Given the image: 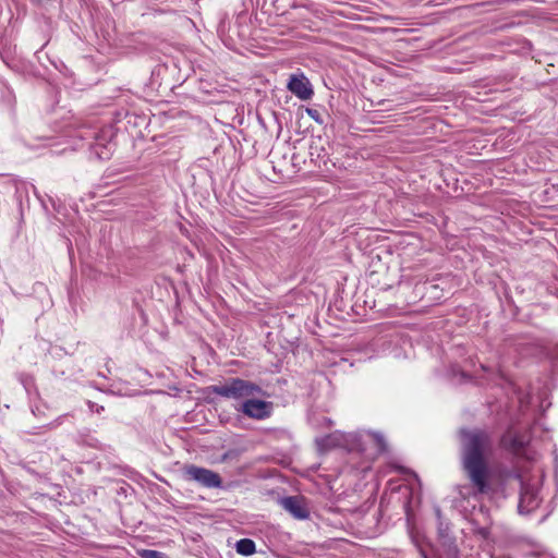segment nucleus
Segmentation results:
<instances>
[{"instance_id": "1", "label": "nucleus", "mask_w": 558, "mask_h": 558, "mask_svg": "<svg viewBox=\"0 0 558 558\" xmlns=\"http://www.w3.org/2000/svg\"><path fill=\"white\" fill-rule=\"evenodd\" d=\"M466 477L476 492L486 494L501 478V469L487 459V456H464L462 462Z\"/></svg>"}, {"instance_id": "2", "label": "nucleus", "mask_w": 558, "mask_h": 558, "mask_svg": "<svg viewBox=\"0 0 558 558\" xmlns=\"http://www.w3.org/2000/svg\"><path fill=\"white\" fill-rule=\"evenodd\" d=\"M209 389L215 395L230 399H242L263 393V389L258 385L241 378H230L225 384L210 386Z\"/></svg>"}, {"instance_id": "3", "label": "nucleus", "mask_w": 558, "mask_h": 558, "mask_svg": "<svg viewBox=\"0 0 558 558\" xmlns=\"http://www.w3.org/2000/svg\"><path fill=\"white\" fill-rule=\"evenodd\" d=\"M461 442L465 453H486L492 450L494 439L483 429L462 430Z\"/></svg>"}, {"instance_id": "4", "label": "nucleus", "mask_w": 558, "mask_h": 558, "mask_svg": "<svg viewBox=\"0 0 558 558\" xmlns=\"http://www.w3.org/2000/svg\"><path fill=\"white\" fill-rule=\"evenodd\" d=\"M183 474L186 480L195 481L208 488L220 487L222 483L218 473L195 465H185Z\"/></svg>"}, {"instance_id": "5", "label": "nucleus", "mask_w": 558, "mask_h": 558, "mask_svg": "<svg viewBox=\"0 0 558 558\" xmlns=\"http://www.w3.org/2000/svg\"><path fill=\"white\" fill-rule=\"evenodd\" d=\"M530 441L526 432L517 426H511L500 438V446L506 450L519 451Z\"/></svg>"}, {"instance_id": "6", "label": "nucleus", "mask_w": 558, "mask_h": 558, "mask_svg": "<svg viewBox=\"0 0 558 558\" xmlns=\"http://www.w3.org/2000/svg\"><path fill=\"white\" fill-rule=\"evenodd\" d=\"M241 412L247 417L264 420L271 415L272 402L248 399L242 403Z\"/></svg>"}, {"instance_id": "7", "label": "nucleus", "mask_w": 558, "mask_h": 558, "mask_svg": "<svg viewBox=\"0 0 558 558\" xmlns=\"http://www.w3.org/2000/svg\"><path fill=\"white\" fill-rule=\"evenodd\" d=\"M538 505L539 498L537 490L529 484L521 483L520 500L518 506L520 513L527 514L535 510Z\"/></svg>"}, {"instance_id": "8", "label": "nucleus", "mask_w": 558, "mask_h": 558, "mask_svg": "<svg viewBox=\"0 0 558 558\" xmlns=\"http://www.w3.org/2000/svg\"><path fill=\"white\" fill-rule=\"evenodd\" d=\"M288 89L302 100L310 99L314 94L308 80L303 74L291 75Z\"/></svg>"}, {"instance_id": "9", "label": "nucleus", "mask_w": 558, "mask_h": 558, "mask_svg": "<svg viewBox=\"0 0 558 558\" xmlns=\"http://www.w3.org/2000/svg\"><path fill=\"white\" fill-rule=\"evenodd\" d=\"M279 502L284 510L296 519H305L308 515V510L304 506L303 498L300 496L284 497Z\"/></svg>"}, {"instance_id": "10", "label": "nucleus", "mask_w": 558, "mask_h": 558, "mask_svg": "<svg viewBox=\"0 0 558 558\" xmlns=\"http://www.w3.org/2000/svg\"><path fill=\"white\" fill-rule=\"evenodd\" d=\"M317 446L320 451H329L340 449L344 442V436L340 433L329 434L320 439H317Z\"/></svg>"}, {"instance_id": "11", "label": "nucleus", "mask_w": 558, "mask_h": 558, "mask_svg": "<svg viewBox=\"0 0 558 558\" xmlns=\"http://www.w3.org/2000/svg\"><path fill=\"white\" fill-rule=\"evenodd\" d=\"M369 438L374 444L375 449L379 453H386L389 450V446L385 437L379 433H371Z\"/></svg>"}, {"instance_id": "12", "label": "nucleus", "mask_w": 558, "mask_h": 558, "mask_svg": "<svg viewBox=\"0 0 558 558\" xmlns=\"http://www.w3.org/2000/svg\"><path fill=\"white\" fill-rule=\"evenodd\" d=\"M236 551L241 555H252L255 553V543L252 539L243 538L236 543Z\"/></svg>"}, {"instance_id": "13", "label": "nucleus", "mask_w": 558, "mask_h": 558, "mask_svg": "<svg viewBox=\"0 0 558 558\" xmlns=\"http://www.w3.org/2000/svg\"><path fill=\"white\" fill-rule=\"evenodd\" d=\"M141 558H166V556L157 550L141 549L137 550Z\"/></svg>"}, {"instance_id": "14", "label": "nucleus", "mask_w": 558, "mask_h": 558, "mask_svg": "<svg viewBox=\"0 0 558 558\" xmlns=\"http://www.w3.org/2000/svg\"><path fill=\"white\" fill-rule=\"evenodd\" d=\"M306 113L310 118H312L314 121H316L319 124L324 123L323 117L320 112L317 109L314 108H306Z\"/></svg>"}, {"instance_id": "15", "label": "nucleus", "mask_w": 558, "mask_h": 558, "mask_svg": "<svg viewBox=\"0 0 558 558\" xmlns=\"http://www.w3.org/2000/svg\"><path fill=\"white\" fill-rule=\"evenodd\" d=\"M478 533H480L483 537H485V538H486V537H487V535H488V531H487L486 529H484V527L480 529V530H478Z\"/></svg>"}]
</instances>
